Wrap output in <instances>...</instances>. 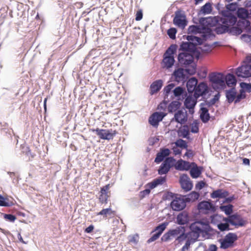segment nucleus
Here are the masks:
<instances>
[{
	"instance_id": "f257e3e1",
	"label": "nucleus",
	"mask_w": 251,
	"mask_h": 251,
	"mask_svg": "<svg viewBox=\"0 0 251 251\" xmlns=\"http://www.w3.org/2000/svg\"><path fill=\"white\" fill-rule=\"evenodd\" d=\"M191 227L202 234L205 239H210L215 235L217 231L210 226L209 221L204 219L196 220L190 225Z\"/></svg>"
},
{
	"instance_id": "f03ea898",
	"label": "nucleus",
	"mask_w": 251,
	"mask_h": 251,
	"mask_svg": "<svg viewBox=\"0 0 251 251\" xmlns=\"http://www.w3.org/2000/svg\"><path fill=\"white\" fill-rule=\"evenodd\" d=\"M219 22L216 25L214 29L215 32L219 35L226 33L234 35L232 26L234 25L237 22V18L235 16H231L229 19L220 18Z\"/></svg>"
},
{
	"instance_id": "7ed1b4c3",
	"label": "nucleus",
	"mask_w": 251,
	"mask_h": 251,
	"mask_svg": "<svg viewBox=\"0 0 251 251\" xmlns=\"http://www.w3.org/2000/svg\"><path fill=\"white\" fill-rule=\"evenodd\" d=\"M213 89L217 90L225 87V75L222 73H212L209 76Z\"/></svg>"
},
{
	"instance_id": "20e7f679",
	"label": "nucleus",
	"mask_w": 251,
	"mask_h": 251,
	"mask_svg": "<svg viewBox=\"0 0 251 251\" xmlns=\"http://www.w3.org/2000/svg\"><path fill=\"white\" fill-rule=\"evenodd\" d=\"M175 14L173 24L178 27L184 29L188 24L185 15L180 10L176 11Z\"/></svg>"
},
{
	"instance_id": "39448f33",
	"label": "nucleus",
	"mask_w": 251,
	"mask_h": 251,
	"mask_svg": "<svg viewBox=\"0 0 251 251\" xmlns=\"http://www.w3.org/2000/svg\"><path fill=\"white\" fill-rule=\"evenodd\" d=\"M91 130L93 132H95L100 139L103 140H109L112 139L116 133V131L112 129H103L97 128L96 129H92Z\"/></svg>"
},
{
	"instance_id": "423d86ee",
	"label": "nucleus",
	"mask_w": 251,
	"mask_h": 251,
	"mask_svg": "<svg viewBox=\"0 0 251 251\" xmlns=\"http://www.w3.org/2000/svg\"><path fill=\"white\" fill-rule=\"evenodd\" d=\"M186 206V202L183 198V195L179 196L172 200L170 206L174 211H179L184 209Z\"/></svg>"
},
{
	"instance_id": "0eeeda50",
	"label": "nucleus",
	"mask_w": 251,
	"mask_h": 251,
	"mask_svg": "<svg viewBox=\"0 0 251 251\" xmlns=\"http://www.w3.org/2000/svg\"><path fill=\"white\" fill-rule=\"evenodd\" d=\"M209 91V87L207 83L204 81L200 82L197 85L194 90V97L196 99H199L200 97H203L206 95Z\"/></svg>"
},
{
	"instance_id": "6e6552de",
	"label": "nucleus",
	"mask_w": 251,
	"mask_h": 251,
	"mask_svg": "<svg viewBox=\"0 0 251 251\" xmlns=\"http://www.w3.org/2000/svg\"><path fill=\"white\" fill-rule=\"evenodd\" d=\"M220 18L219 17L209 16L202 17L199 19V23L204 27H213L216 25L219 22Z\"/></svg>"
},
{
	"instance_id": "1a4fd4ad",
	"label": "nucleus",
	"mask_w": 251,
	"mask_h": 251,
	"mask_svg": "<svg viewBox=\"0 0 251 251\" xmlns=\"http://www.w3.org/2000/svg\"><path fill=\"white\" fill-rule=\"evenodd\" d=\"M167 115V113L163 112H155L149 118V124L154 127H157L159 123L162 121Z\"/></svg>"
},
{
	"instance_id": "9d476101",
	"label": "nucleus",
	"mask_w": 251,
	"mask_h": 251,
	"mask_svg": "<svg viewBox=\"0 0 251 251\" xmlns=\"http://www.w3.org/2000/svg\"><path fill=\"white\" fill-rule=\"evenodd\" d=\"M177 59L179 63L185 67L192 63L194 61V57L189 52H183L178 54Z\"/></svg>"
},
{
	"instance_id": "9b49d317",
	"label": "nucleus",
	"mask_w": 251,
	"mask_h": 251,
	"mask_svg": "<svg viewBox=\"0 0 251 251\" xmlns=\"http://www.w3.org/2000/svg\"><path fill=\"white\" fill-rule=\"evenodd\" d=\"M236 75L238 77L247 78L251 76V65H243L237 68Z\"/></svg>"
},
{
	"instance_id": "f8f14e48",
	"label": "nucleus",
	"mask_w": 251,
	"mask_h": 251,
	"mask_svg": "<svg viewBox=\"0 0 251 251\" xmlns=\"http://www.w3.org/2000/svg\"><path fill=\"white\" fill-rule=\"evenodd\" d=\"M188 120V114L186 111L183 112L182 109L178 110L174 114L171 122L175 121L181 125L185 124Z\"/></svg>"
},
{
	"instance_id": "ddd939ff",
	"label": "nucleus",
	"mask_w": 251,
	"mask_h": 251,
	"mask_svg": "<svg viewBox=\"0 0 251 251\" xmlns=\"http://www.w3.org/2000/svg\"><path fill=\"white\" fill-rule=\"evenodd\" d=\"M179 182L181 188L186 192L190 191L193 188V183L187 174H183L180 176Z\"/></svg>"
},
{
	"instance_id": "4468645a",
	"label": "nucleus",
	"mask_w": 251,
	"mask_h": 251,
	"mask_svg": "<svg viewBox=\"0 0 251 251\" xmlns=\"http://www.w3.org/2000/svg\"><path fill=\"white\" fill-rule=\"evenodd\" d=\"M171 151L168 148H162L160 149L159 151L157 153L154 159V162L157 164L164 161L170 154Z\"/></svg>"
},
{
	"instance_id": "2eb2a0df",
	"label": "nucleus",
	"mask_w": 251,
	"mask_h": 251,
	"mask_svg": "<svg viewBox=\"0 0 251 251\" xmlns=\"http://www.w3.org/2000/svg\"><path fill=\"white\" fill-rule=\"evenodd\" d=\"M192 162L189 163L180 159L176 162L175 169L178 171H188L192 167Z\"/></svg>"
},
{
	"instance_id": "dca6fc26",
	"label": "nucleus",
	"mask_w": 251,
	"mask_h": 251,
	"mask_svg": "<svg viewBox=\"0 0 251 251\" xmlns=\"http://www.w3.org/2000/svg\"><path fill=\"white\" fill-rule=\"evenodd\" d=\"M190 216L188 212L183 211L179 213L176 217V222L179 225H184L188 223Z\"/></svg>"
},
{
	"instance_id": "f3484780",
	"label": "nucleus",
	"mask_w": 251,
	"mask_h": 251,
	"mask_svg": "<svg viewBox=\"0 0 251 251\" xmlns=\"http://www.w3.org/2000/svg\"><path fill=\"white\" fill-rule=\"evenodd\" d=\"M192 167L190 169V174L193 178H197L201 174L202 167L198 166L195 162H192Z\"/></svg>"
},
{
	"instance_id": "a211bd4d",
	"label": "nucleus",
	"mask_w": 251,
	"mask_h": 251,
	"mask_svg": "<svg viewBox=\"0 0 251 251\" xmlns=\"http://www.w3.org/2000/svg\"><path fill=\"white\" fill-rule=\"evenodd\" d=\"M194 96H192V94H189V96H187L184 101V105L187 109H192L195 108L196 105L197 103V100Z\"/></svg>"
},
{
	"instance_id": "6ab92c4d",
	"label": "nucleus",
	"mask_w": 251,
	"mask_h": 251,
	"mask_svg": "<svg viewBox=\"0 0 251 251\" xmlns=\"http://www.w3.org/2000/svg\"><path fill=\"white\" fill-rule=\"evenodd\" d=\"M235 26H232L234 35H239L241 34L244 29L246 28L245 19H240L238 22Z\"/></svg>"
},
{
	"instance_id": "aec40b11",
	"label": "nucleus",
	"mask_w": 251,
	"mask_h": 251,
	"mask_svg": "<svg viewBox=\"0 0 251 251\" xmlns=\"http://www.w3.org/2000/svg\"><path fill=\"white\" fill-rule=\"evenodd\" d=\"M226 100L228 103H231L234 101L236 98L237 91L235 87H232L225 91Z\"/></svg>"
},
{
	"instance_id": "412c9836",
	"label": "nucleus",
	"mask_w": 251,
	"mask_h": 251,
	"mask_svg": "<svg viewBox=\"0 0 251 251\" xmlns=\"http://www.w3.org/2000/svg\"><path fill=\"white\" fill-rule=\"evenodd\" d=\"M198 209L201 210H209L214 212L216 210L215 207L211 202L205 201H203L199 203L198 205Z\"/></svg>"
},
{
	"instance_id": "4be33fe9",
	"label": "nucleus",
	"mask_w": 251,
	"mask_h": 251,
	"mask_svg": "<svg viewBox=\"0 0 251 251\" xmlns=\"http://www.w3.org/2000/svg\"><path fill=\"white\" fill-rule=\"evenodd\" d=\"M163 82L161 79H158L153 81L150 86V94L153 95L158 92L162 88Z\"/></svg>"
},
{
	"instance_id": "5701e85b",
	"label": "nucleus",
	"mask_w": 251,
	"mask_h": 251,
	"mask_svg": "<svg viewBox=\"0 0 251 251\" xmlns=\"http://www.w3.org/2000/svg\"><path fill=\"white\" fill-rule=\"evenodd\" d=\"M173 92L174 96L177 98V100H180L181 97L183 99V96L186 97L187 95L185 88L181 86H177L176 87Z\"/></svg>"
},
{
	"instance_id": "b1692460",
	"label": "nucleus",
	"mask_w": 251,
	"mask_h": 251,
	"mask_svg": "<svg viewBox=\"0 0 251 251\" xmlns=\"http://www.w3.org/2000/svg\"><path fill=\"white\" fill-rule=\"evenodd\" d=\"M197 84L198 80L196 77H192L188 79L186 82V87L189 94H192Z\"/></svg>"
},
{
	"instance_id": "393cba45",
	"label": "nucleus",
	"mask_w": 251,
	"mask_h": 251,
	"mask_svg": "<svg viewBox=\"0 0 251 251\" xmlns=\"http://www.w3.org/2000/svg\"><path fill=\"white\" fill-rule=\"evenodd\" d=\"M201 113L200 115L201 121L203 123H207L210 118V114L207 108L201 107L200 108Z\"/></svg>"
},
{
	"instance_id": "a878e982",
	"label": "nucleus",
	"mask_w": 251,
	"mask_h": 251,
	"mask_svg": "<svg viewBox=\"0 0 251 251\" xmlns=\"http://www.w3.org/2000/svg\"><path fill=\"white\" fill-rule=\"evenodd\" d=\"M181 105V103L178 100H174L171 102L168 105V112L169 113H173L179 110V108Z\"/></svg>"
},
{
	"instance_id": "bb28decb",
	"label": "nucleus",
	"mask_w": 251,
	"mask_h": 251,
	"mask_svg": "<svg viewBox=\"0 0 251 251\" xmlns=\"http://www.w3.org/2000/svg\"><path fill=\"white\" fill-rule=\"evenodd\" d=\"M229 193L226 190H224L222 189H219L213 191L211 194V197L213 199L215 198H224L227 197Z\"/></svg>"
},
{
	"instance_id": "cd10ccee",
	"label": "nucleus",
	"mask_w": 251,
	"mask_h": 251,
	"mask_svg": "<svg viewBox=\"0 0 251 251\" xmlns=\"http://www.w3.org/2000/svg\"><path fill=\"white\" fill-rule=\"evenodd\" d=\"M199 197V193L196 191H192L187 195H183V198H184L186 203L195 201L198 200Z\"/></svg>"
},
{
	"instance_id": "c85d7f7f",
	"label": "nucleus",
	"mask_w": 251,
	"mask_h": 251,
	"mask_svg": "<svg viewBox=\"0 0 251 251\" xmlns=\"http://www.w3.org/2000/svg\"><path fill=\"white\" fill-rule=\"evenodd\" d=\"M237 79L235 75L232 73H228L225 76V83L226 82L227 86H235L237 84Z\"/></svg>"
},
{
	"instance_id": "c756f323",
	"label": "nucleus",
	"mask_w": 251,
	"mask_h": 251,
	"mask_svg": "<svg viewBox=\"0 0 251 251\" xmlns=\"http://www.w3.org/2000/svg\"><path fill=\"white\" fill-rule=\"evenodd\" d=\"M204 29V27L203 25H190L187 29L188 34H194L201 33L202 32V30Z\"/></svg>"
},
{
	"instance_id": "7c9ffc66",
	"label": "nucleus",
	"mask_w": 251,
	"mask_h": 251,
	"mask_svg": "<svg viewBox=\"0 0 251 251\" xmlns=\"http://www.w3.org/2000/svg\"><path fill=\"white\" fill-rule=\"evenodd\" d=\"M162 62L167 69H170L173 67L175 62V57L163 55Z\"/></svg>"
},
{
	"instance_id": "2f4dec72",
	"label": "nucleus",
	"mask_w": 251,
	"mask_h": 251,
	"mask_svg": "<svg viewBox=\"0 0 251 251\" xmlns=\"http://www.w3.org/2000/svg\"><path fill=\"white\" fill-rule=\"evenodd\" d=\"M190 229L191 230V231L189 232V233H187L188 234V239L190 240L192 242V243H195L196 241L198 240V239L200 237L201 233L198 232L196 229H194V228L191 227L190 226Z\"/></svg>"
},
{
	"instance_id": "473e14b6",
	"label": "nucleus",
	"mask_w": 251,
	"mask_h": 251,
	"mask_svg": "<svg viewBox=\"0 0 251 251\" xmlns=\"http://www.w3.org/2000/svg\"><path fill=\"white\" fill-rule=\"evenodd\" d=\"M166 176H159L158 178L154 179L152 182L149 183V188L152 189L159 185L162 184L166 181Z\"/></svg>"
},
{
	"instance_id": "72a5a7b5",
	"label": "nucleus",
	"mask_w": 251,
	"mask_h": 251,
	"mask_svg": "<svg viewBox=\"0 0 251 251\" xmlns=\"http://www.w3.org/2000/svg\"><path fill=\"white\" fill-rule=\"evenodd\" d=\"M212 10L211 3L209 2H206L202 6H201V10L198 12V15L201 14H210Z\"/></svg>"
},
{
	"instance_id": "f704fd0d",
	"label": "nucleus",
	"mask_w": 251,
	"mask_h": 251,
	"mask_svg": "<svg viewBox=\"0 0 251 251\" xmlns=\"http://www.w3.org/2000/svg\"><path fill=\"white\" fill-rule=\"evenodd\" d=\"M184 71V70L182 68H178L174 71L173 75L176 81H179L180 80H183L185 78V75Z\"/></svg>"
},
{
	"instance_id": "c9c22d12",
	"label": "nucleus",
	"mask_w": 251,
	"mask_h": 251,
	"mask_svg": "<svg viewBox=\"0 0 251 251\" xmlns=\"http://www.w3.org/2000/svg\"><path fill=\"white\" fill-rule=\"evenodd\" d=\"M201 33V37L204 42L209 38L211 37H214L215 36V34L213 33V30L210 28H206L204 27V29H203Z\"/></svg>"
},
{
	"instance_id": "e433bc0d",
	"label": "nucleus",
	"mask_w": 251,
	"mask_h": 251,
	"mask_svg": "<svg viewBox=\"0 0 251 251\" xmlns=\"http://www.w3.org/2000/svg\"><path fill=\"white\" fill-rule=\"evenodd\" d=\"M194 45L190 42H182L180 45L179 50L188 52L192 51Z\"/></svg>"
},
{
	"instance_id": "4c0bfd02",
	"label": "nucleus",
	"mask_w": 251,
	"mask_h": 251,
	"mask_svg": "<svg viewBox=\"0 0 251 251\" xmlns=\"http://www.w3.org/2000/svg\"><path fill=\"white\" fill-rule=\"evenodd\" d=\"M237 15L240 19H248L249 16V13L248 10L245 8L241 7L238 9Z\"/></svg>"
},
{
	"instance_id": "58836bf2",
	"label": "nucleus",
	"mask_w": 251,
	"mask_h": 251,
	"mask_svg": "<svg viewBox=\"0 0 251 251\" xmlns=\"http://www.w3.org/2000/svg\"><path fill=\"white\" fill-rule=\"evenodd\" d=\"M14 204L13 201H10L8 198H4L0 194V206L4 207H9Z\"/></svg>"
},
{
	"instance_id": "ea45409f",
	"label": "nucleus",
	"mask_w": 251,
	"mask_h": 251,
	"mask_svg": "<svg viewBox=\"0 0 251 251\" xmlns=\"http://www.w3.org/2000/svg\"><path fill=\"white\" fill-rule=\"evenodd\" d=\"M232 215L235 216V219H232L233 221H234L235 225H232V226H243L245 224V221L241 217V216L237 213L232 214Z\"/></svg>"
},
{
	"instance_id": "a19ab883",
	"label": "nucleus",
	"mask_w": 251,
	"mask_h": 251,
	"mask_svg": "<svg viewBox=\"0 0 251 251\" xmlns=\"http://www.w3.org/2000/svg\"><path fill=\"white\" fill-rule=\"evenodd\" d=\"M224 239L233 246L234 242L238 239V237L236 234L229 232L225 236Z\"/></svg>"
},
{
	"instance_id": "79ce46f5",
	"label": "nucleus",
	"mask_w": 251,
	"mask_h": 251,
	"mask_svg": "<svg viewBox=\"0 0 251 251\" xmlns=\"http://www.w3.org/2000/svg\"><path fill=\"white\" fill-rule=\"evenodd\" d=\"M177 46L176 44L171 45L166 50L164 55L168 56H174V54L176 53Z\"/></svg>"
},
{
	"instance_id": "37998d69",
	"label": "nucleus",
	"mask_w": 251,
	"mask_h": 251,
	"mask_svg": "<svg viewBox=\"0 0 251 251\" xmlns=\"http://www.w3.org/2000/svg\"><path fill=\"white\" fill-rule=\"evenodd\" d=\"M233 206L229 204L226 205H221L220 207V209L225 212L226 215H231L233 212Z\"/></svg>"
},
{
	"instance_id": "c03bdc74",
	"label": "nucleus",
	"mask_w": 251,
	"mask_h": 251,
	"mask_svg": "<svg viewBox=\"0 0 251 251\" xmlns=\"http://www.w3.org/2000/svg\"><path fill=\"white\" fill-rule=\"evenodd\" d=\"M175 84L171 83L169 84H168L167 86H166L164 89H163V94H164V98L165 99H166L168 98L169 96V94L172 91V90L175 87Z\"/></svg>"
},
{
	"instance_id": "a18cd8bd",
	"label": "nucleus",
	"mask_w": 251,
	"mask_h": 251,
	"mask_svg": "<svg viewBox=\"0 0 251 251\" xmlns=\"http://www.w3.org/2000/svg\"><path fill=\"white\" fill-rule=\"evenodd\" d=\"M180 133H181V136L184 138L186 139L189 138V128L188 125H184L183 126L182 129L179 130Z\"/></svg>"
},
{
	"instance_id": "49530a36",
	"label": "nucleus",
	"mask_w": 251,
	"mask_h": 251,
	"mask_svg": "<svg viewBox=\"0 0 251 251\" xmlns=\"http://www.w3.org/2000/svg\"><path fill=\"white\" fill-rule=\"evenodd\" d=\"M222 218V217L217 214H214L210 216L211 223L213 225H218L221 222Z\"/></svg>"
},
{
	"instance_id": "de8ad7c7",
	"label": "nucleus",
	"mask_w": 251,
	"mask_h": 251,
	"mask_svg": "<svg viewBox=\"0 0 251 251\" xmlns=\"http://www.w3.org/2000/svg\"><path fill=\"white\" fill-rule=\"evenodd\" d=\"M176 160L173 157H168L163 161V163L166 165L169 169H171L173 167H175Z\"/></svg>"
},
{
	"instance_id": "09e8293b",
	"label": "nucleus",
	"mask_w": 251,
	"mask_h": 251,
	"mask_svg": "<svg viewBox=\"0 0 251 251\" xmlns=\"http://www.w3.org/2000/svg\"><path fill=\"white\" fill-rule=\"evenodd\" d=\"M170 170V169L168 168L164 163H162L160 166L158 170V174L160 175H165L167 174Z\"/></svg>"
},
{
	"instance_id": "8fccbe9b",
	"label": "nucleus",
	"mask_w": 251,
	"mask_h": 251,
	"mask_svg": "<svg viewBox=\"0 0 251 251\" xmlns=\"http://www.w3.org/2000/svg\"><path fill=\"white\" fill-rule=\"evenodd\" d=\"M168 225V223L167 222H164L162 223L159 225H158L155 228L154 231L157 232L158 233H159L160 235L162 234L163 232L165 230V229L166 228V226Z\"/></svg>"
},
{
	"instance_id": "3c124183",
	"label": "nucleus",
	"mask_w": 251,
	"mask_h": 251,
	"mask_svg": "<svg viewBox=\"0 0 251 251\" xmlns=\"http://www.w3.org/2000/svg\"><path fill=\"white\" fill-rule=\"evenodd\" d=\"M175 144L176 147L182 149H187L188 148L187 142L186 141L181 139H177L176 141Z\"/></svg>"
},
{
	"instance_id": "603ef678",
	"label": "nucleus",
	"mask_w": 251,
	"mask_h": 251,
	"mask_svg": "<svg viewBox=\"0 0 251 251\" xmlns=\"http://www.w3.org/2000/svg\"><path fill=\"white\" fill-rule=\"evenodd\" d=\"M220 94L219 93L216 94L214 98L211 99L210 100H207V105L208 107L212 106L214 105L215 103L219 100Z\"/></svg>"
},
{
	"instance_id": "864d4df0",
	"label": "nucleus",
	"mask_w": 251,
	"mask_h": 251,
	"mask_svg": "<svg viewBox=\"0 0 251 251\" xmlns=\"http://www.w3.org/2000/svg\"><path fill=\"white\" fill-rule=\"evenodd\" d=\"M220 243V248L222 249H226L228 248L233 247L230 243H229L226 240L224 239H220L219 240Z\"/></svg>"
},
{
	"instance_id": "5fc2aeb1",
	"label": "nucleus",
	"mask_w": 251,
	"mask_h": 251,
	"mask_svg": "<svg viewBox=\"0 0 251 251\" xmlns=\"http://www.w3.org/2000/svg\"><path fill=\"white\" fill-rule=\"evenodd\" d=\"M227 217H222V221L225 222L224 223H227V224L235 225L234 221H233L232 219H235L236 216L234 215H227Z\"/></svg>"
},
{
	"instance_id": "6e6d98bb",
	"label": "nucleus",
	"mask_w": 251,
	"mask_h": 251,
	"mask_svg": "<svg viewBox=\"0 0 251 251\" xmlns=\"http://www.w3.org/2000/svg\"><path fill=\"white\" fill-rule=\"evenodd\" d=\"M218 228L221 231H228L230 230L229 225L227 223L220 222L217 225Z\"/></svg>"
},
{
	"instance_id": "4d7b16f0",
	"label": "nucleus",
	"mask_w": 251,
	"mask_h": 251,
	"mask_svg": "<svg viewBox=\"0 0 251 251\" xmlns=\"http://www.w3.org/2000/svg\"><path fill=\"white\" fill-rule=\"evenodd\" d=\"M179 196L177 194H175L171 192H167L163 196L164 199L166 200H174Z\"/></svg>"
},
{
	"instance_id": "13d9d810",
	"label": "nucleus",
	"mask_w": 251,
	"mask_h": 251,
	"mask_svg": "<svg viewBox=\"0 0 251 251\" xmlns=\"http://www.w3.org/2000/svg\"><path fill=\"white\" fill-rule=\"evenodd\" d=\"M113 214V211L110 208H107L102 209L100 212L98 213L99 215H103L104 217H106L107 215H111Z\"/></svg>"
},
{
	"instance_id": "bf43d9fd",
	"label": "nucleus",
	"mask_w": 251,
	"mask_h": 251,
	"mask_svg": "<svg viewBox=\"0 0 251 251\" xmlns=\"http://www.w3.org/2000/svg\"><path fill=\"white\" fill-rule=\"evenodd\" d=\"M182 229H184V227L182 226H178L175 229H170L169 231L171 236H175L179 234Z\"/></svg>"
},
{
	"instance_id": "052dcab7",
	"label": "nucleus",
	"mask_w": 251,
	"mask_h": 251,
	"mask_svg": "<svg viewBox=\"0 0 251 251\" xmlns=\"http://www.w3.org/2000/svg\"><path fill=\"white\" fill-rule=\"evenodd\" d=\"M238 7V3L236 2L229 3L226 5V8L230 12H234L236 10Z\"/></svg>"
},
{
	"instance_id": "680f3d73",
	"label": "nucleus",
	"mask_w": 251,
	"mask_h": 251,
	"mask_svg": "<svg viewBox=\"0 0 251 251\" xmlns=\"http://www.w3.org/2000/svg\"><path fill=\"white\" fill-rule=\"evenodd\" d=\"M176 32L177 30L176 28L171 27L167 31V34L171 39H175Z\"/></svg>"
},
{
	"instance_id": "e2e57ef3",
	"label": "nucleus",
	"mask_w": 251,
	"mask_h": 251,
	"mask_svg": "<svg viewBox=\"0 0 251 251\" xmlns=\"http://www.w3.org/2000/svg\"><path fill=\"white\" fill-rule=\"evenodd\" d=\"M3 216V218L4 219H5L6 221L14 223L15 221L16 220V217L11 214H2Z\"/></svg>"
},
{
	"instance_id": "0e129e2a",
	"label": "nucleus",
	"mask_w": 251,
	"mask_h": 251,
	"mask_svg": "<svg viewBox=\"0 0 251 251\" xmlns=\"http://www.w3.org/2000/svg\"><path fill=\"white\" fill-rule=\"evenodd\" d=\"M240 86L241 88L245 89L249 93L251 92V84L247 83L246 82H242L240 83Z\"/></svg>"
},
{
	"instance_id": "69168bd1",
	"label": "nucleus",
	"mask_w": 251,
	"mask_h": 251,
	"mask_svg": "<svg viewBox=\"0 0 251 251\" xmlns=\"http://www.w3.org/2000/svg\"><path fill=\"white\" fill-rule=\"evenodd\" d=\"M199 126L198 123L196 120L193 121L191 124V132L194 133H197L199 132Z\"/></svg>"
},
{
	"instance_id": "338daca9",
	"label": "nucleus",
	"mask_w": 251,
	"mask_h": 251,
	"mask_svg": "<svg viewBox=\"0 0 251 251\" xmlns=\"http://www.w3.org/2000/svg\"><path fill=\"white\" fill-rule=\"evenodd\" d=\"M188 234L187 233H185L183 231L181 234H180L177 237L176 240L178 242V243H181L188 239Z\"/></svg>"
},
{
	"instance_id": "774afa93",
	"label": "nucleus",
	"mask_w": 251,
	"mask_h": 251,
	"mask_svg": "<svg viewBox=\"0 0 251 251\" xmlns=\"http://www.w3.org/2000/svg\"><path fill=\"white\" fill-rule=\"evenodd\" d=\"M168 100H166V99H164V100L161 102L157 107V109L160 110H165V109L168 107Z\"/></svg>"
}]
</instances>
